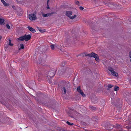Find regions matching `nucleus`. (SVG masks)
Here are the masks:
<instances>
[{
    "label": "nucleus",
    "instance_id": "1",
    "mask_svg": "<svg viewBox=\"0 0 131 131\" xmlns=\"http://www.w3.org/2000/svg\"><path fill=\"white\" fill-rule=\"evenodd\" d=\"M65 62H64V63ZM62 64H61L62 66L60 67L58 71V73L59 75H62L65 73H66L67 74H69L70 72V69H69L68 68L67 69L64 67H63L65 65V63L64 64L63 63H62Z\"/></svg>",
    "mask_w": 131,
    "mask_h": 131
},
{
    "label": "nucleus",
    "instance_id": "2",
    "mask_svg": "<svg viewBox=\"0 0 131 131\" xmlns=\"http://www.w3.org/2000/svg\"><path fill=\"white\" fill-rule=\"evenodd\" d=\"M57 70H55L54 69L50 70L48 73V75L47 76V79L48 78L49 82L51 84L52 82L51 81V79L55 75L56 72Z\"/></svg>",
    "mask_w": 131,
    "mask_h": 131
},
{
    "label": "nucleus",
    "instance_id": "3",
    "mask_svg": "<svg viewBox=\"0 0 131 131\" xmlns=\"http://www.w3.org/2000/svg\"><path fill=\"white\" fill-rule=\"evenodd\" d=\"M32 60L34 62H35L36 64H41V65L43 66V64L45 62V60H42V58L41 56L36 61V55H34L32 57Z\"/></svg>",
    "mask_w": 131,
    "mask_h": 131
},
{
    "label": "nucleus",
    "instance_id": "4",
    "mask_svg": "<svg viewBox=\"0 0 131 131\" xmlns=\"http://www.w3.org/2000/svg\"><path fill=\"white\" fill-rule=\"evenodd\" d=\"M31 36L30 35H26L25 34L24 36L20 37L18 38V40L19 41H21L25 40L26 41H28L30 39Z\"/></svg>",
    "mask_w": 131,
    "mask_h": 131
},
{
    "label": "nucleus",
    "instance_id": "5",
    "mask_svg": "<svg viewBox=\"0 0 131 131\" xmlns=\"http://www.w3.org/2000/svg\"><path fill=\"white\" fill-rule=\"evenodd\" d=\"M73 12L72 11H66V15L69 18L71 19H74L77 16V15L75 14L72 17L71 15H73Z\"/></svg>",
    "mask_w": 131,
    "mask_h": 131
},
{
    "label": "nucleus",
    "instance_id": "6",
    "mask_svg": "<svg viewBox=\"0 0 131 131\" xmlns=\"http://www.w3.org/2000/svg\"><path fill=\"white\" fill-rule=\"evenodd\" d=\"M60 85L62 87H66V89H68V87L69 86V82H66L65 81H63L60 83Z\"/></svg>",
    "mask_w": 131,
    "mask_h": 131
},
{
    "label": "nucleus",
    "instance_id": "7",
    "mask_svg": "<svg viewBox=\"0 0 131 131\" xmlns=\"http://www.w3.org/2000/svg\"><path fill=\"white\" fill-rule=\"evenodd\" d=\"M107 6L112 8H117L118 6L115 4H112L110 2H107Z\"/></svg>",
    "mask_w": 131,
    "mask_h": 131
},
{
    "label": "nucleus",
    "instance_id": "8",
    "mask_svg": "<svg viewBox=\"0 0 131 131\" xmlns=\"http://www.w3.org/2000/svg\"><path fill=\"white\" fill-rule=\"evenodd\" d=\"M108 69L111 72V74L112 75L116 77H118V73H117L115 71L113 68L111 67H109Z\"/></svg>",
    "mask_w": 131,
    "mask_h": 131
},
{
    "label": "nucleus",
    "instance_id": "9",
    "mask_svg": "<svg viewBox=\"0 0 131 131\" xmlns=\"http://www.w3.org/2000/svg\"><path fill=\"white\" fill-rule=\"evenodd\" d=\"M29 18L31 20H35L37 19V17L36 16V15L34 14H30L28 15Z\"/></svg>",
    "mask_w": 131,
    "mask_h": 131
},
{
    "label": "nucleus",
    "instance_id": "10",
    "mask_svg": "<svg viewBox=\"0 0 131 131\" xmlns=\"http://www.w3.org/2000/svg\"><path fill=\"white\" fill-rule=\"evenodd\" d=\"M97 24H96L94 25H92V26L91 28L93 30L97 31L99 29V27L98 26H97Z\"/></svg>",
    "mask_w": 131,
    "mask_h": 131
},
{
    "label": "nucleus",
    "instance_id": "11",
    "mask_svg": "<svg viewBox=\"0 0 131 131\" xmlns=\"http://www.w3.org/2000/svg\"><path fill=\"white\" fill-rule=\"evenodd\" d=\"M41 13L43 17H46L51 16L52 14L54 13L52 12L51 13H48L46 14H45L43 12H42Z\"/></svg>",
    "mask_w": 131,
    "mask_h": 131
},
{
    "label": "nucleus",
    "instance_id": "12",
    "mask_svg": "<svg viewBox=\"0 0 131 131\" xmlns=\"http://www.w3.org/2000/svg\"><path fill=\"white\" fill-rule=\"evenodd\" d=\"M93 56V57L95 58V60L96 61H98L100 60L99 56L97 54L94 53Z\"/></svg>",
    "mask_w": 131,
    "mask_h": 131
},
{
    "label": "nucleus",
    "instance_id": "13",
    "mask_svg": "<svg viewBox=\"0 0 131 131\" xmlns=\"http://www.w3.org/2000/svg\"><path fill=\"white\" fill-rule=\"evenodd\" d=\"M27 28H28L30 31L32 33H34L36 31L35 29L30 26H28L27 27Z\"/></svg>",
    "mask_w": 131,
    "mask_h": 131
},
{
    "label": "nucleus",
    "instance_id": "14",
    "mask_svg": "<svg viewBox=\"0 0 131 131\" xmlns=\"http://www.w3.org/2000/svg\"><path fill=\"white\" fill-rule=\"evenodd\" d=\"M1 16L0 15V24L1 25H3L5 24V20L1 18Z\"/></svg>",
    "mask_w": 131,
    "mask_h": 131
},
{
    "label": "nucleus",
    "instance_id": "15",
    "mask_svg": "<svg viewBox=\"0 0 131 131\" xmlns=\"http://www.w3.org/2000/svg\"><path fill=\"white\" fill-rule=\"evenodd\" d=\"M94 53V52H91V53H89L87 54H85V56H88L90 57H93V56Z\"/></svg>",
    "mask_w": 131,
    "mask_h": 131
},
{
    "label": "nucleus",
    "instance_id": "16",
    "mask_svg": "<svg viewBox=\"0 0 131 131\" xmlns=\"http://www.w3.org/2000/svg\"><path fill=\"white\" fill-rule=\"evenodd\" d=\"M2 2V3L3 5L6 6H7L9 5V4H7L6 2L4 0H1Z\"/></svg>",
    "mask_w": 131,
    "mask_h": 131
},
{
    "label": "nucleus",
    "instance_id": "17",
    "mask_svg": "<svg viewBox=\"0 0 131 131\" xmlns=\"http://www.w3.org/2000/svg\"><path fill=\"white\" fill-rule=\"evenodd\" d=\"M77 91L80 93H81L82 91L81 89L80 86H79L77 88Z\"/></svg>",
    "mask_w": 131,
    "mask_h": 131
},
{
    "label": "nucleus",
    "instance_id": "18",
    "mask_svg": "<svg viewBox=\"0 0 131 131\" xmlns=\"http://www.w3.org/2000/svg\"><path fill=\"white\" fill-rule=\"evenodd\" d=\"M20 47L19 48V50H20L21 49H23L24 48V47L23 44H21L20 45Z\"/></svg>",
    "mask_w": 131,
    "mask_h": 131
},
{
    "label": "nucleus",
    "instance_id": "19",
    "mask_svg": "<svg viewBox=\"0 0 131 131\" xmlns=\"http://www.w3.org/2000/svg\"><path fill=\"white\" fill-rule=\"evenodd\" d=\"M119 88L117 86H114V90L115 91H117V90H119Z\"/></svg>",
    "mask_w": 131,
    "mask_h": 131
},
{
    "label": "nucleus",
    "instance_id": "20",
    "mask_svg": "<svg viewBox=\"0 0 131 131\" xmlns=\"http://www.w3.org/2000/svg\"><path fill=\"white\" fill-rule=\"evenodd\" d=\"M89 107L90 108V109L92 110H94L96 109V108L95 107L91 105Z\"/></svg>",
    "mask_w": 131,
    "mask_h": 131
},
{
    "label": "nucleus",
    "instance_id": "21",
    "mask_svg": "<svg viewBox=\"0 0 131 131\" xmlns=\"http://www.w3.org/2000/svg\"><path fill=\"white\" fill-rule=\"evenodd\" d=\"M66 123L67 124H68V125H70V126H72L73 125V123H70L68 121H67L66 122Z\"/></svg>",
    "mask_w": 131,
    "mask_h": 131
},
{
    "label": "nucleus",
    "instance_id": "22",
    "mask_svg": "<svg viewBox=\"0 0 131 131\" xmlns=\"http://www.w3.org/2000/svg\"><path fill=\"white\" fill-rule=\"evenodd\" d=\"M66 87H63L62 88L63 90V91L64 94H66Z\"/></svg>",
    "mask_w": 131,
    "mask_h": 131
},
{
    "label": "nucleus",
    "instance_id": "23",
    "mask_svg": "<svg viewBox=\"0 0 131 131\" xmlns=\"http://www.w3.org/2000/svg\"><path fill=\"white\" fill-rule=\"evenodd\" d=\"M50 47L51 49L52 50H54V46L53 44H51L50 45Z\"/></svg>",
    "mask_w": 131,
    "mask_h": 131
},
{
    "label": "nucleus",
    "instance_id": "24",
    "mask_svg": "<svg viewBox=\"0 0 131 131\" xmlns=\"http://www.w3.org/2000/svg\"><path fill=\"white\" fill-rule=\"evenodd\" d=\"M75 4L77 5H78L79 6L80 5L79 4L80 3L78 1H75Z\"/></svg>",
    "mask_w": 131,
    "mask_h": 131
},
{
    "label": "nucleus",
    "instance_id": "25",
    "mask_svg": "<svg viewBox=\"0 0 131 131\" xmlns=\"http://www.w3.org/2000/svg\"><path fill=\"white\" fill-rule=\"evenodd\" d=\"M80 94H81L82 96H83L84 97L85 96V94L83 92V91L81 93H80Z\"/></svg>",
    "mask_w": 131,
    "mask_h": 131
},
{
    "label": "nucleus",
    "instance_id": "26",
    "mask_svg": "<svg viewBox=\"0 0 131 131\" xmlns=\"http://www.w3.org/2000/svg\"><path fill=\"white\" fill-rule=\"evenodd\" d=\"M6 27L8 29H10V26L8 24H7L6 25Z\"/></svg>",
    "mask_w": 131,
    "mask_h": 131
},
{
    "label": "nucleus",
    "instance_id": "27",
    "mask_svg": "<svg viewBox=\"0 0 131 131\" xmlns=\"http://www.w3.org/2000/svg\"><path fill=\"white\" fill-rule=\"evenodd\" d=\"M113 86V85L111 84H109L107 86L109 88H111Z\"/></svg>",
    "mask_w": 131,
    "mask_h": 131
},
{
    "label": "nucleus",
    "instance_id": "28",
    "mask_svg": "<svg viewBox=\"0 0 131 131\" xmlns=\"http://www.w3.org/2000/svg\"><path fill=\"white\" fill-rule=\"evenodd\" d=\"M79 8L80 10H82L84 9V8L82 6H80L79 7Z\"/></svg>",
    "mask_w": 131,
    "mask_h": 131
},
{
    "label": "nucleus",
    "instance_id": "29",
    "mask_svg": "<svg viewBox=\"0 0 131 131\" xmlns=\"http://www.w3.org/2000/svg\"><path fill=\"white\" fill-rule=\"evenodd\" d=\"M16 1L17 2V3L18 4H21L22 3V2H21V1H18L17 0Z\"/></svg>",
    "mask_w": 131,
    "mask_h": 131
},
{
    "label": "nucleus",
    "instance_id": "30",
    "mask_svg": "<svg viewBox=\"0 0 131 131\" xmlns=\"http://www.w3.org/2000/svg\"><path fill=\"white\" fill-rule=\"evenodd\" d=\"M1 116L0 115V122H3V118H1Z\"/></svg>",
    "mask_w": 131,
    "mask_h": 131
},
{
    "label": "nucleus",
    "instance_id": "31",
    "mask_svg": "<svg viewBox=\"0 0 131 131\" xmlns=\"http://www.w3.org/2000/svg\"><path fill=\"white\" fill-rule=\"evenodd\" d=\"M41 32H43L46 31L45 29L41 30V29L40 31Z\"/></svg>",
    "mask_w": 131,
    "mask_h": 131
},
{
    "label": "nucleus",
    "instance_id": "32",
    "mask_svg": "<svg viewBox=\"0 0 131 131\" xmlns=\"http://www.w3.org/2000/svg\"><path fill=\"white\" fill-rule=\"evenodd\" d=\"M9 45L11 46H12L13 45V44L11 43V42H9Z\"/></svg>",
    "mask_w": 131,
    "mask_h": 131
},
{
    "label": "nucleus",
    "instance_id": "33",
    "mask_svg": "<svg viewBox=\"0 0 131 131\" xmlns=\"http://www.w3.org/2000/svg\"><path fill=\"white\" fill-rule=\"evenodd\" d=\"M93 2H94L95 4H96L97 3V1L96 0H92Z\"/></svg>",
    "mask_w": 131,
    "mask_h": 131
},
{
    "label": "nucleus",
    "instance_id": "34",
    "mask_svg": "<svg viewBox=\"0 0 131 131\" xmlns=\"http://www.w3.org/2000/svg\"><path fill=\"white\" fill-rule=\"evenodd\" d=\"M12 8L13 9L15 10L16 9L15 7L14 6H12Z\"/></svg>",
    "mask_w": 131,
    "mask_h": 131
},
{
    "label": "nucleus",
    "instance_id": "35",
    "mask_svg": "<svg viewBox=\"0 0 131 131\" xmlns=\"http://www.w3.org/2000/svg\"><path fill=\"white\" fill-rule=\"evenodd\" d=\"M37 28L38 29L39 31H40V30H41V29L40 28L38 27H37Z\"/></svg>",
    "mask_w": 131,
    "mask_h": 131
},
{
    "label": "nucleus",
    "instance_id": "36",
    "mask_svg": "<svg viewBox=\"0 0 131 131\" xmlns=\"http://www.w3.org/2000/svg\"><path fill=\"white\" fill-rule=\"evenodd\" d=\"M69 116L70 117H71V118H73V117L72 116H71V115H69Z\"/></svg>",
    "mask_w": 131,
    "mask_h": 131
},
{
    "label": "nucleus",
    "instance_id": "37",
    "mask_svg": "<svg viewBox=\"0 0 131 131\" xmlns=\"http://www.w3.org/2000/svg\"><path fill=\"white\" fill-rule=\"evenodd\" d=\"M49 0H47V4L48 5V3L49 2Z\"/></svg>",
    "mask_w": 131,
    "mask_h": 131
},
{
    "label": "nucleus",
    "instance_id": "38",
    "mask_svg": "<svg viewBox=\"0 0 131 131\" xmlns=\"http://www.w3.org/2000/svg\"><path fill=\"white\" fill-rule=\"evenodd\" d=\"M2 36H0V40H1V39H2Z\"/></svg>",
    "mask_w": 131,
    "mask_h": 131
},
{
    "label": "nucleus",
    "instance_id": "39",
    "mask_svg": "<svg viewBox=\"0 0 131 131\" xmlns=\"http://www.w3.org/2000/svg\"><path fill=\"white\" fill-rule=\"evenodd\" d=\"M8 40L9 41V42H11V41L10 39H9Z\"/></svg>",
    "mask_w": 131,
    "mask_h": 131
},
{
    "label": "nucleus",
    "instance_id": "40",
    "mask_svg": "<svg viewBox=\"0 0 131 131\" xmlns=\"http://www.w3.org/2000/svg\"><path fill=\"white\" fill-rule=\"evenodd\" d=\"M47 8H48V9H49V6H48H48H47Z\"/></svg>",
    "mask_w": 131,
    "mask_h": 131
},
{
    "label": "nucleus",
    "instance_id": "41",
    "mask_svg": "<svg viewBox=\"0 0 131 131\" xmlns=\"http://www.w3.org/2000/svg\"><path fill=\"white\" fill-rule=\"evenodd\" d=\"M79 56V55H78V56H77L78 57Z\"/></svg>",
    "mask_w": 131,
    "mask_h": 131
},
{
    "label": "nucleus",
    "instance_id": "42",
    "mask_svg": "<svg viewBox=\"0 0 131 131\" xmlns=\"http://www.w3.org/2000/svg\"><path fill=\"white\" fill-rule=\"evenodd\" d=\"M36 99L37 100V101H38V99H37H37Z\"/></svg>",
    "mask_w": 131,
    "mask_h": 131
},
{
    "label": "nucleus",
    "instance_id": "43",
    "mask_svg": "<svg viewBox=\"0 0 131 131\" xmlns=\"http://www.w3.org/2000/svg\"><path fill=\"white\" fill-rule=\"evenodd\" d=\"M38 103H40V102H39H39H38Z\"/></svg>",
    "mask_w": 131,
    "mask_h": 131
}]
</instances>
